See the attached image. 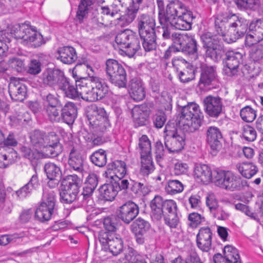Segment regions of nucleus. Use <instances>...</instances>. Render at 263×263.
Wrapping results in <instances>:
<instances>
[{"label":"nucleus","mask_w":263,"mask_h":263,"mask_svg":"<svg viewBox=\"0 0 263 263\" xmlns=\"http://www.w3.org/2000/svg\"><path fill=\"white\" fill-rule=\"evenodd\" d=\"M44 86L57 87L71 99L80 96L87 101L94 102L103 99L108 92V87L104 81L97 77L81 78L70 81L63 71L57 68H47L40 77Z\"/></svg>","instance_id":"f257e3e1"},{"label":"nucleus","mask_w":263,"mask_h":263,"mask_svg":"<svg viewBox=\"0 0 263 263\" xmlns=\"http://www.w3.org/2000/svg\"><path fill=\"white\" fill-rule=\"evenodd\" d=\"M11 34L22 43L33 48H37L45 44L43 35L34 28L26 23L13 25L10 29Z\"/></svg>","instance_id":"f03ea898"},{"label":"nucleus","mask_w":263,"mask_h":263,"mask_svg":"<svg viewBox=\"0 0 263 263\" xmlns=\"http://www.w3.org/2000/svg\"><path fill=\"white\" fill-rule=\"evenodd\" d=\"M180 117V123L184 129L190 132L199 129L203 120V115L199 105L190 103L182 107Z\"/></svg>","instance_id":"7ed1b4c3"},{"label":"nucleus","mask_w":263,"mask_h":263,"mask_svg":"<svg viewBox=\"0 0 263 263\" xmlns=\"http://www.w3.org/2000/svg\"><path fill=\"white\" fill-rule=\"evenodd\" d=\"M200 38L205 56L215 62L220 61L226 52L223 45L220 44L221 38L210 32L203 33Z\"/></svg>","instance_id":"20e7f679"},{"label":"nucleus","mask_w":263,"mask_h":263,"mask_svg":"<svg viewBox=\"0 0 263 263\" xmlns=\"http://www.w3.org/2000/svg\"><path fill=\"white\" fill-rule=\"evenodd\" d=\"M214 181L215 184L226 190L234 192L243 190L248 186L247 181L230 171L216 172Z\"/></svg>","instance_id":"39448f33"},{"label":"nucleus","mask_w":263,"mask_h":263,"mask_svg":"<svg viewBox=\"0 0 263 263\" xmlns=\"http://www.w3.org/2000/svg\"><path fill=\"white\" fill-rule=\"evenodd\" d=\"M115 42L124 49L121 54L132 58L141 48L140 42L136 33L130 29H125L119 32L115 38Z\"/></svg>","instance_id":"423d86ee"},{"label":"nucleus","mask_w":263,"mask_h":263,"mask_svg":"<svg viewBox=\"0 0 263 263\" xmlns=\"http://www.w3.org/2000/svg\"><path fill=\"white\" fill-rule=\"evenodd\" d=\"M157 4L158 19L166 21L169 23L177 16H179V15L183 14L186 10L184 5L178 0H157Z\"/></svg>","instance_id":"0eeeda50"},{"label":"nucleus","mask_w":263,"mask_h":263,"mask_svg":"<svg viewBox=\"0 0 263 263\" xmlns=\"http://www.w3.org/2000/svg\"><path fill=\"white\" fill-rule=\"evenodd\" d=\"M87 117L89 124L94 132L104 133L110 128V123L106 111L103 108L96 105L90 106Z\"/></svg>","instance_id":"6e6552de"},{"label":"nucleus","mask_w":263,"mask_h":263,"mask_svg":"<svg viewBox=\"0 0 263 263\" xmlns=\"http://www.w3.org/2000/svg\"><path fill=\"white\" fill-rule=\"evenodd\" d=\"M165 148L170 153H178L181 151L185 145V135L178 131L174 124H167L164 132Z\"/></svg>","instance_id":"1a4fd4ad"},{"label":"nucleus","mask_w":263,"mask_h":263,"mask_svg":"<svg viewBox=\"0 0 263 263\" xmlns=\"http://www.w3.org/2000/svg\"><path fill=\"white\" fill-rule=\"evenodd\" d=\"M105 70L109 81L119 88H125L127 75L123 66L117 60L109 59L106 61Z\"/></svg>","instance_id":"9d476101"},{"label":"nucleus","mask_w":263,"mask_h":263,"mask_svg":"<svg viewBox=\"0 0 263 263\" xmlns=\"http://www.w3.org/2000/svg\"><path fill=\"white\" fill-rule=\"evenodd\" d=\"M248 29L247 20L236 14H232L230 26L227 31V37L224 42L231 44L243 37Z\"/></svg>","instance_id":"9b49d317"},{"label":"nucleus","mask_w":263,"mask_h":263,"mask_svg":"<svg viewBox=\"0 0 263 263\" xmlns=\"http://www.w3.org/2000/svg\"><path fill=\"white\" fill-rule=\"evenodd\" d=\"M99 241L105 250H108L113 255L116 256L123 250V241L112 233L101 231L98 237Z\"/></svg>","instance_id":"f8f14e48"},{"label":"nucleus","mask_w":263,"mask_h":263,"mask_svg":"<svg viewBox=\"0 0 263 263\" xmlns=\"http://www.w3.org/2000/svg\"><path fill=\"white\" fill-rule=\"evenodd\" d=\"M200 76L198 86L201 89L210 88L217 81L216 67L202 64L200 67Z\"/></svg>","instance_id":"ddd939ff"},{"label":"nucleus","mask_w":263,"mask_h":263,"mask_svg":"<svg viewBox=\"0 0 263 263\" xmlns=\"http://www.w3.org/2000/svg\"><path fill=\"white\" fill-rule=\"evenodd\" d=\"M139 213V206L131 200H128L119 206L116 211L119 219L127 224L133 221Z\"/></svg>","instance_id":"4468645a"},{"label":"nucleus","mask_w":263,"mask_h":263,"mask_svg":"<svg viewBox=\"0 0 263 263\" xmlns=\"http://www.w3.org/2000/svg\"><path fill=\"white\" fill-rule=\"evenodd\" d=\"M225 55L226 66L223 70V73L228 77L236 76L239 66L242 62V54L237 51L229 50L226 51Z\"/></svg>","instance_id":"2eb2a0df"},{"label":"nucleus","mask_w":263,"mask_h":263,"mask_svg":"<svg viewBox=\"0 0 263 263\" xmlns=\"http://www.w3.org/2000/svg\"><path fill=\"white\" fill-rule=\"evenodd\" d=\"M163 211L165 224L171 228H176L179 222L176 202L173 200H165Z\"/></svg>","instance_id":"dca6fc26"},{"label":"nucleus","mask_w":263,"mask_h":263,"mask_svg":"<svg viewBox=\"0 0 263 263\" xmlns=\"http://www.w3.org/2000/svg\"><path fill=\"white\" fill-rule=\"evenodd\" d=\"M175 44L179 45L178 50H181L186 54L197 57V42L194 35L187 33L181 34Z\"/></svg>","instance_id":"f3484780"},{"label":"nucleus","mask_w":263,"mask_h":263,"mask_svg":"<svg viewBox=\"0 0 263 263\" xmlns=\"http://www.w3.org/2000/svg\"><path fill=\"white\" fill-rule=\"evenodd\" d=\"M203 103L205 112L210 117L217 118L221 114L223 104L219 97L208 96L203 99Z\"/></svg>","instance_id":"a211bd4d"},{"label":"nucleus","mask_w":263,"mask_h":263,"mask_svg":"<svg viewBox=\"0 0 263 263\" xmlns=\"http://www.w3.org/2000/svg\"><path fill=\"white\" fill-rule=\"evenodd\" d=\"M136 23L139 35L156 33V21L153 16L141 14L137 17Z\"/></svg>","instance_id":"6ab92c4d"},{"label":"nucleus","mask_w":263,"mask_h":263,"mask_svg":"<svg viewBox=\"0 0 263 263\" xmlns=\"http://www.w3.org/2000/svg\"><path fill=\"white\" fill-rule=\"evenodd\" d=\"M8 91L12 100L22 102L26 98L27 89L26 86L16 78H11L8 85Z\"/></svg>","instance_id":"aec40b11"},{"label":"nucleus","mask_w":263,"mask_h":263,"mask_svg":"<svg viewBox=\"0 0 263 263\" xmlns=\"http://www.w3.org/2000/svg\"><path fill=\"white\" fill-rule=\"evenodd\" d=\"M206 142L213 151H219L221 147L222 134L220 129L215 126H210L205 130Z\"/></svg>","instance_id":"412c9836"},{"label":"nucleus","mask_w":263,"mask_h":263,"mask_svg":"<svg viewBox=\"0 0 263 263\" xmlns=\"http://www.w3.org/2000/svg\"><path fill=\"white\" fill-rule=\"evenodd\" d=\"M224 256L220 254L213 257L215 263H241L238 250L231 246H225L223 250Z\"/></svg>","instance_id":"4be33fe9"},{"label":"nucleus","mask_w":263,"mask_h":263,"mask_svg":"<svg viewBox=\"0 0 263 263\" xmlns=\"http://www.w3.org/2000/svg\"><path fill=\"white\" fill-rule=\"evenodd\" d=\"M212 230L209 227L201 228L196 235V244L198 248L203 252H207L211 249Z\"/></svg>","instance_id":"5701e85b"},{"label":"nucleus","mask_w":263,"mask_h":263,"mask_svg":"<svg viewBox=\"0 0 263 263\" xmlns=\"http://www.w3.org/2000/svg\"><path fill=\"white\" fill-rule=\"evenodd\" d=\"M126 166L125 163L123 161H113L107 165V170L103 175L109 179L123 178L127 172Z\"/></svg>","instance_id":"b1692460"},{"label":"nucleus","mask_w":263,"mask_h":263,"mask_svg":"<svg viewBox=\"0 0 263 263\" xmlns=\"http://www.w3.org/2000/svg\"><path fill=\"white\" fill-rule=\"evenodd\" d=\"M175 19L170 22L176 29L189 30L192 28V21L195 18L193 12L186 10L183 14L179 15Z\"/></svg>","instance_id":"393cba45"},{"label":"nucleus","mask_w":263,"mask_h":263,"mask_svg":"<svg viewBox=\"0 0 263 263\" xmlns=\"http://www.w3.org/2000/svg\"><path fill=\"white\" fill-rule=\"evenodd\" d=\"M78 115V108L76 105L72 102H67L61 110V121L72 125Z\"/></svg>","instance_id":"a878e982"},{"label":"nucleus","mask_w":263,"mask_h":263,"mask_svg":"<svg viewBox=\"0 0 263 263\" xmlns=\"http://www.w3.org/2000/svg\"><path fill=\"white\" fill-rule=\"evenodd\" d=\"M58 56L57 59L66 64H71L75 62L78 59L76 51L71 46L60 47L57 50Z\"/></svg>","instance_id":"bb28decb"},{"label":"nucleus","mask_w":263,"mask_h":263,"mask_svg":"<svg viewBox=\"0 0 263 263\" xmlns=\"http://www.w3.org/2000/svg\"><path fill=\"white\" fill-rule=\"evenodd\" d=\"M69 166L78 173L83 174V159L80 152L74 147H72L69 152L68 161Z\"/></svg>","instance_id":"cd10ccee"},{"label":"nucleus","mask_w":263,"mask_h":263,"mask_svg":"<svg viewBox=\"0 0 263 263\" xmlns=\"http://www.w3.org/2000/svg\"><path fill=\"white\" fill-rule=\"evenodd\" d=\"M130 95L136 101L142 100L145 96V92L141 81L137 78L130 81Z\"/></svg>","instance_id":"c85d7f7f"},{"label":"nucleus","mask_w":263,"mask_h":263,"mask_svg":"<svg viewBox=\"0 0 263 263\" xmlns=\"http://www.w3.org/2000/svg\"><path fill=\"white\" fill-rule=\"evenodd\" d=\"M158 20L161 26L158 27V28L159 29V31L161 33L163 39L166 40H171L175 44V42L177 41L181 34L174 32V27L168 22L161 19Z\"/></svg>","instance_id":"c756f323"},{"label":"nucleus","mask_w":263,"mask_h":263,"mask_svg":"<svg viewBox=\"0 0 263 263\" xmlns=\"http://www.w3.org/2000/svg\"><path fill=\"white\" fill-rule=\"evenodd\" d=\"M231 14H229L226 16L218 15L215 18L214 29L217 33L216 35H219L223 37L224 41V38L227 37L226 30L227 25L230 26Z\"/></svg>","instance_id":"7c9ffc66"},{"label":"nucleus","mask_w":263,"mask_h":263,"mask_svg":"<svg viewBox=\"0 0 263 263\" xmlns=\"http://www.w3.org/2000/svg\"><path fill=\"white\" fill-rule=\"evenodd\" d=\"M164 200L160 196H155L150 202L151 209V217L156 221L160 220L163 215V207Z\"/></svg>","instance_id":"2f4dec72"},{"label":"nucleus","mask_w":263,"mask_h":263,"mask_svg":"<svg viewBox=\"0 0 263 263\" xmlns=\"http://www.w3.org/2000/svg\"><path fill=\"white\" fill-rule=\"evenodd\" d=\"M194 176L198 181L208 183L212 180L211 168L205 164H198L194 168Z\"/></svg>","instance_id":"473e14b6"},{"label":"nucleus","mask_w":263,"mask_h":263,"mask_svg":"<svg viewBox=\"0 0 263 263\" xmlns=\"http://www.w3.org/2000/svg\"><path fill=\"white\" fill-rule=\"evenodd\" d=\"M98 184V177L95 173H90L87 177L83 187L82 195L84 198L91 196Z\"/></svg>","instance_id":"72a5a7b5"},{"label":"nucleus","mask_w":263,"mask_h":263,"mask_svg":"<svg viewBox=\"0 0 263 263\" xmlns=\"http://www.w3.org/2000/svg\"><path fill=\"white\" fill-rule=\"evenodd\" d=\"M236 167L242 176L247 179L252 178L258 172L257 166L251 162L238 163Z\"/></svg>","instance_id":"f704fd0d"},{"label":"nucleus","mask_w":263,"mask_h":263,"mask_svg":"<svg viewBox=\"0 0 263 263\" xmlns=\"http://www.w3.org/2000/svg\"><path fill=\"white\" fill-rule=\"evenodd\" d=\"M99 193L101 197L104 200L112 201L118 192L110 180V183H105L100 187Z\"/></svg>","instance_id":"c9c22d12"},{"label":"nucleus","mask_w":263,"mask_h":263,"mask_svg":"<svg viewBox=\"0 0 263 263\" xmlns=\"http://www.w3.org/2000/svg\"><path fill=\"white\" fill-rule=\"evenodd\" d=\"M79 190L74 188H69L63 186L60 193V200L62 202L70 204L73 202L77 198Z\"/></svg>","instance_id":"e433bc0d"},{"label":"nucleus","mask_w":263,"mask_h":263,"mask_svg":"<svg viewBox=\"0 0 263 263\" xmlns=\"http://www.w3.org/2000/svg\"><path fill=\"white\" fill-rule=\"evenodd\" d=\"M46 133L40 130H35L30 136L31 144L36 149H41L45 147Z\"/></svg>","instance_id":"4c0bfd02"},{"label":"nucleus","mask_w":263,"mask_h":263,"mask_svg":"<svg viewBox=\"0 0 263 263\" xmlns=\"http://www.w3.org/2000/svg\"><path fill=\"white\" fill-rule=\"evenodd\" d=\"M139 36L142 41V47L146 52L156 50L157 48L156 33Z\"/></svg>","instance_id":"58836bf2"},{"label":"nucleus","mask_w":263,"mask_h":263,"mask_svg":"<svg viewBox=\"0 0 263 263\" xmlns=\"http://www.w3.org/2000/svg\"><path fill=\"white\" fill-rule=\"evenodd\" d=\"M132 117L135 124L143 126L146 124L148 112L140 107H135L132 110Z\"/></svg>","instance_id":"ea45409f"},{"label":"nucleus","mask_w":263,"mask_h":263,"mask_svg":"<svg viewBox=\"0 0 263 263\" xmlns=\"http://www.w3.org/2000/svg\"><path fill=\"white\" fill-rule=\"evenodd\" d=\"M178 77L181 82L187 83L195 79V70L191 65H187L182 70L177 69Z\"/></svg>","instance_id":"a19ab883"},{"label":"nucleus","mask_w":263,"mask_h":263,"mask_svg":"<svg viewBox=\"0 0 263 263\" xmlns=\"http://www.w3.org/2000/svg\"><path fill=\"white\" fill-rule=\"evenodd\" d=\"M43 201L41 204L49 208V209H54L56 201V193L51 190L45 189L43 191Z\"/></svg>","instance_id":"79ce46f5"},{"label":"nucleus","mask_w":263,"mask_h":263,"mask_svg":"<svg viewBox=\"0 0 263 263\" xmlns=\"http://www.w3.org/2000/svg\"><path fill=\"white\" fill-rule=\"evenodd\" d=\"M54 209H49L48 206L41 204L35 212V217L41 222L48 221Z\"/></svg>","instance_id":"37998d69"},{"label":"nucleus","mask_w":263,"mask_h":263,"mask_svg":"<svg viewBox=\"0 0 263 263\" xmlns=\"http://www.w3.org/2000/svg\"><path fill=\"white\" fill-rule=\"evenodd\" d=\"M138 145L140 149L141 157L151 156V143L146 135H143L139 138Z\"/></svg>","instance_id":"c03bdc74"},{"label":"nucleus","mask_w":263,"mask_h":263,"mask_svg":"<svg viewBox=\"0 0 263 263\" xmlns=\"http://www.w3.org/2000/svg\"><path fill=\"white\" fill-rule=\"evenodd\" d=\"M90 160L95 165L102 167L104 166L107 163V155L105 151L100 149L95 152L90 156Z\"/></svg>","instance_id":"a18cd8bd"},{"label":"nucleus","mask_w":263,"mask_h":263,"mask_svg":"<svg viewBox=\"0 0 263 263\" xmlns=\"http://www.w3.org/2000/svg\"><path fill=\"white\" fill-rule=\"evenodd\" d=\"M16 157L17 153L13 149L7 153L0 152V168H6L14 163Z\"/></svg>","instance_id":"49530a36"},{"label":"nucleus","mask_w":263,"mask_h":263,"mask_svg":"<svg viewBox=\"0 0 263 263\" xmlns=\"http://www.w3.org/2000/svg\"><path fill=\"white\" fill-rule=\"evenodd\" d=\"M141 167L140 172L144 176H147L154 172L155 166L151 156L141 157Z\"/></svg>","instance_id":"de8ad7c7"},{"label":"nucleus","mask_w":263,"mask_h":263,"mask_svg":"<svg viewBox=\"0 0 263 263\" xmlns=\"http://www.w3.org/2000/svg\"><path fill=\"white\" fill-rule=\"evenodd\" d=\"M44 168L48 178H61L62 177L60 167L53 163H46Z\"/></svg>","instance_id":"09e8293b"},{"label":"nucleus","mask_w":263,"mask_h":263,"mask_svg":"<svg viewBox=\"0 0 263 263\" xmlns=\"http://www.w3.org/2000/svg\"><path fill=\"white\" fill-rule=\"evenodd\" d=\"M58 106H52L43 108V110L48 119L52 123L61 121V110L58 109Z\"/></svg>","instance_id":"8fccbe9b"},{"label":"nucleus","mask_w":263,"mask_h":263,"mask_svg":"<svg viewBox=\"0 0 263 263\" xmlns=\"http://www.w3.org/2000/svg\"><path fill=\"white\" fill-rule=\"evenodd\" d=\"M165 192L170 195H175L183 190L182 183L178 180H170L165 187Z\"/></svg>","instance_id":"3c124183"},{"label":"nucleus","mask_w":263,"mask_h":263,"mask_svg":"<svg viewBox=\"0 0 263 263\" xmlns=\"http://www.w3.org/2000/svg\"><path fill=\"white\" fill-rule=\"evenodd\" d=\"M92 4V0H81L77 12V17L80 23L83 22L88 13V7Z\"/></svg>","instance_id":"603ef678"},{"label":"nucleus","mask_w":263,"mask_h":263,"mask_svg":"<svg viewBox=\"0 0 263 263\" xmlns=\"http://www.w3.org/2000/svg\"><path fill=\"white\" fill-rule=\"evenodd\" d=\"M132 227L133 232L146 233L149 230L151 225L147 221L139 217L134 221Z\"/></svg>","instance_id":"864d4df0"},{"label":"nucleus","mask_w":263,"mask_h":263,"mask_svg":"<svg viewBox=\"0 0 263 263\" xmlns=\"http://www.w3.org/2000/svg\"><path fill=\"white\" fill-rule=\"evenodd\" d=\"M81 180L77 175H68L63 180L62 184L63 186L69 188H74L80 190Z\"/></svg>","instance_id":"5fc2aeb1"},{"label":"nucleus","mask_w":263,"mask_h":263,"mask_svg":"<svg viewBox=\"0 0 263 263\" xmlns=\"http://www.w3.org/2000/svg\"><path fill=\"white\" fill-rule=\"evenodd\" d=\"M138 10L139 7H136L134 5L127 9L126 14L121 17V20L124 22V26H127L134 21Z\"/></svg>","instance_id":"6e6d98bb"},{"label":"nucleus","mask_w":263,"mask_h":263,"mask_svg":"<svg viewBox=\"0 0 263 263\" xmlns=\"http://www.w3.org/2000/svg\"><path fill=\"white\" fill-rule=\"evenodd\" d=\"M240 115L244 121L251 122L256 118V111L251 106H246L240 110Z\"/></svg>","instance_id":"4d7b16f0"},{"label":"nucleus","mask_w":263,"mask_h":263,"mask_svg":"<svg viewBox=\"0 0 263 263\" xmlns=\"http://www.w3.org/2000/svg\"><path fill=\"white\" fill-rule=\"evenodd\" d=\"M42 98L43 101V108L59 106L60 104V101L56 95L50 93L47 95H42Z\"/></svg>","instance_id":"13d9d810"},{"label":"nucleus","mask_w":263,"mask_h":263,"mask_svg":"<svg viewBox=\"0 0 263 263\" xmlns=\"http://www.w3.org/2000/svg\"><path fill=\"white\" fill-rule=\"evenodd\" d=\"M250 58L254 62H258L263 59V44H257L252 48Z\"/></svg>","instance_id":"bf43d9fd"},{"label":"nucleus","mask_w":263,"mask_h":263,"mask_svg":"<svg viewBox=\"0 0 263 263\" xmlns=\"http://www.w3.org/2000/svg\"><path fill=\"white\" fill-rule=\"evenodd\" d=\"M104 227L107 232L111 233L115 232L118 226V220L115 215H111L104 218L103 220Z\"/></svg>","instance_id":"052dcab7"},{"label":"nucleus","mask_w":263,"mask_h":263,"mask_svg":"<svg viewBox=\"0 0 263 263\" xmlns=\"http://www.w3.org/2000/svg\"><path fill=\"white\" fill-rule=\"evenodd\" d=\"M242 135L243 139L248 141H254L257 137L255 129L252 126L246 125L242 127Z\"/></svg>","instance_id":"680f3d73"},{"label":"nucleus","mask_w":263,"mask_h":263,"mask_svg":"<svg viewBox=\"0 0 263 263\" xmlns=\"http://www.w3.org/2000/svg\"><path fill=\"white\" fill-rule=\"evenodd\" d=\"M21 152L24 157L31 161L37 159L39 155V152L36 149H31L29 147L25 146L21 148Z\"/></svg>","instance_id":"e2e57ef3"},{"label":"nucleus","mask_w":263,"mask_h":263,"mask_svg":"<svg viewBox=\"0 0 263 263\" xmlns=\"http://www.w3.org/2000/svg\"><path fill=\"white\" fill-rule=\"evenodd\" d=\"M188 220L190 223L189 226L192 228H196L202 221H204V218L200 214L193 212L190 213L188 216Z\"/></svg>","instance_id":"0e129e2a"},{"label":"nucleus","mask_w":263,"mask_h":263,"mask_svg":"<svg viewBox=\"0 0 263 263\" xmlns=\"http://www.w3.org/2000/svg\"><path fill=\"white\" fill-rule=\"evenodd\" d=\"M235 208L237 210L243 212L246 215L250 217L251 218L255 220L257 222L260 221V219L259 218L257 214L252 212L250 210L248 205L241 203H239L235 204Z\"/></svg>","instance_id":"69168bd1"},{"label":"nucleus","mask_w":263,"mask_h":263,"mask_svg":"<svg viewBox=\"0 0 263 263\" xmlns=\"http://www.w3.org/2000/svg\"><path fill=\"white\" fill-rule=\"evenodd\" d=\"M117 189L118 192L119 191L125 190L128 189L129 183L128 180L123 179V178H117L114 179H110Z\"/></svg>","instance_id":"338daca9"},{"label":"nucleus","mask_w":263,"mask_h":263,"mask_svg":"<svg viewBox=\"0 0 263 263\" xmlns=\"http://www.w3.org/2000/svg\"><path fill=\"white\" fill-rule=\"evenodd\" d=\"M41 63L39 60H32L29 64L28 72L31 74H37L41 71Z\"/></svg>","instance_id":"774afa93"}]
</instances>
